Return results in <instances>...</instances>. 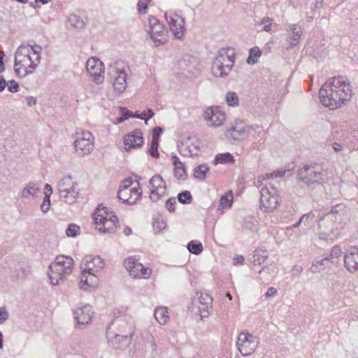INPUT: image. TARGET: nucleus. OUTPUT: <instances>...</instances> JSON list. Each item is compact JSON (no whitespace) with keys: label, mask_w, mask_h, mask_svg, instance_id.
Wrapping results in <instances>:
<instances>
[{"label":"nucleus","mask_w":358,"mask_h":358,"mask_svg":"<svg viewBox=\"0 0 358 358\" xmlns=\"http://www.w3.org/2000/svg\"><path fill=\"white\" fill-rule=\"evenodd\" d=\"M352 94L350 83L342 77L334 78L325 83L320 90L321 103L334 110L349 101Z\"/></svg>","instance_id":"obj_1"},{"label":"nucleus","mask_w":358,"mask_h":358,"mask_svg":"<svg viewBox=\"0 0 358 358\" xmlns=\"http://www.w3.org/2000/svg\"><path fill=\"white\" fill-rule=\"evenodd\" d=\"M41 48L38 45H20L14 54V72L24 78L36 71L41 59Z\"/></svg>","instance_id":"obj_2"},{"label":"nucleus","mask_w":358,"mask_h":358,"mask_svg":"<svg viewBox=\"0 0 358 358\" xmlns=\"http://www.w3.org/2000/svg\"><path fill=\"white\" fill-rule=\"evenodd\" d=\"M74 260L70 256L58 255L50 263L47 272L50 283L56 286L65 280L73 269Z\"/></svg>","instance_id":"obj_3"},{"label":"nucleus","mask_w":358,"mask_h":358,"mask_svg":"<svg viewBox=\"0 0 358 358\" xmlns=\"http://www.w3.org/2000/svg\"><path fill=\"white\" fill-rule=\"evenodd\" d=\"M60 199L66 204L75 203L82 194L80 182L71 176H64L57 183Z\"/></svg>","instance_id":"obj_4"},{"label":"nucleus","mask_w":358,"mask_h":358,"mask_svg":"<svg viewBox=\"0 0 358 358\" xmlns=\"http://www.w3.org/2000/svg\"><path fill=\"white\" fill-rule=\"evenodd\" d=\"M93 223L96 229L102 233H113L117 226L118 219L110 208L99 206L93 213Z\"/></svg>","instance_id":"obj_5"},{"label":"nucleus","mask_w":358,"mask_h":358,"mask_svg":"<svg viewBox=\"0 0 358 358\" xmlns=\"http://www.w3.org/2000/svg\"><path fill=\"white\" fill-rule=\"evenodd\" d=\"M142 196L140 183L131 178L124 180L118 189L117 198L123 203L135 204Z\"/></svg>","instance_id":"obj_6"},{"label":"nucleus","mask_w":358,"mask_h":358,"mask_svg":"<svg viewBox=\"0 0 358 358\" xmlns=\"http://www.w3.org/2000/svg\"><path fill=\"white\" fill-rule=\"evenodd\" d=\"M234 64V56L231 50H222L215 57L212 72L216 77H224L231 71Z\"/></svg>","instance_id":"obj_7"},{"label":"nucleus","mask_w":358,"mask_h":358,"mask_svg":"<svg viewBox=\"0 0 358 358\" xmlns=\"http://www.w3.org/2000/svg\"><path fill=\"white\" fill-rule=\"evenodd\" d=\"M280 203L278 190L272 183H266L261 190L260 208L264 212H272Z\"/></svg>","instance_id":"obj_8"},{"label":"nucleus","mask_w":358,"mask_h":358,"mask_svg":"<svg viewBox=\"0 0 358 358\" xmlns=\"http://www.w3.org/2000/svg\"><path fill=\"white\" fill-rule=\"evenodd\" d=\"M124 266L129 275L134 278L148 279L152 275V268L148 264L143 265L138 258L134 256L127 257Z\"/></svg>","instance_id":"obj_9"},{"label":"nucleus","mask_w":358,"mask_h":358,"mask_svg":"<svg viewBox=\"0 0 358 358\" xmlns=\"http://www.w3.org/2000/svg\"><path fill=\"white\" fill-rule=\"evenodd\" d=\"M94 137L87 130H82L76 132L74 141L76 152L82 156L88 155L94 148Z\"/></svg>","instance_id":"obj_10"},{"label":"nucleus","mask_w":358,"mask_h":358,"mask_svg":"<svg viewBox=\"0 0 358 358\" xmlns=\"http://www.w3.org/2000/svg\"><path fill=\"white\" fill-rule=\"evenodd\" d=\"M85 69L91 81L96 85L103 83L105 66L100 59L95 57H90L86 62Z\"/></svg>","instance_id":"obj_11"},{"label":"nucleus","mask_w":358,"mask_h":358,"mask_svg":"<svg viewBox=\"0 0 358 358\" xmlns=\"http://www.w3.org/2000/svg\"><path fill=\"white\" fill-rule=\"evenodd\" d=\"M258 338L248 331H241L238 337L237 346L240 353L244 356L251 355L258 346Z\"/></svg>","instance_id":"obj_12"},{"label":"nucleus","mask_w":358,"mask_h":358,"mask_svg":"<svg viewBox=\"0 0 358 358\" xmlns=\"http://www.w3.org/2000/svg\"><path fill=\"white\" fill-rule=\"evenodd\" d=\"M203 118L207 126L218 128L224 124L227 121L226 113L218 106H210L203 113Z\"/></svg>","instance_id":"obj_13"},{"label":"nucleus","mask_w":358,"mask_h":358,"mask_svg":"<svg viewBox=\"0 0 358 358\" xmlns=\"http://www.w3.org/2000/svg\"><path fill=\"white\" fill-rule=\"evenodd\" d=\"M110 83L116 94H120L127 89V74L123 68L118 66L112 67L109 71Z\"/></svg>","instance_id":"obj_14"},{"label":"nucleus","mask_w":358,"mask_h":358,"mask_svg":"<svg viewBox=\"0 0 358 358\" xmlns=\"http://www.w3.org/2000/svg\"><path fill=\"white\" fill-rule=\"evenodd\" d=\"M148 188L150 199L153 202H157L166 196L167 186L165 180L160 175H155L150 179Z\"/></svg>","instance_id":"obj_15"},{"label":"nucleus","mask_w":358,"mask_h":358,"mask_svg":"<svg viewBox=\"0 0 358 358\" xmlns=\"http://www.w3.org/2000/svg\"><path fill=\"white\" fill-rule=\"evenodd\" d=\"M100 285L99 275L80 271L78 287L80 290L92 292L97 289Z\"/></svg>","instance_id":"obj_16"},{"label":"nucleus","mask_w":358,"mask_h":358,"mask_svg":"<svg viewBox=\"0 0 358 358\" xmlns=\"http://www.w3.org/2000/svg\"><path fill=\"white\" fill-rule=\"evenodd\" d=\"M105 266L104 260L97 255L86 256L80 264V271L99 275Z\"/></svg>","instance_id":"obj_17"},{"label":"nucleus","mask_w":358,"mask_h":358,"mask_svg":"<svg viewBox=\"0 0 358 358\" xmlns=\"http://www.w3.org/2000/svg\"><path fill=\"white\" fill-rule=\"evenodd\" d=\"M147 31L155 43H164L166 41V31L164 26L154 17L149 19Z\"/></svg>","instance_id":"obj_18"},{"label":"nucleus","mask_w":358,"mask_h":358,"mask_svg":"<svg viewBox=\"0 0 358 358\" xmlns=\"http://www.w3.org/2000/svg\"><path fill=\"white\" fill-rule=\"evenodd\" d=\"M165 18L169 25V29L175 38L181 39L185 34V21L177 14L165 13Z\"/></svg>","instance_id":"obj_19"},{"label":"nucleus","mask_w":358,"mask_h":358,"mask_svg":"<svg viewBox=\"0 0 358 358\" xmlns=\"http://www.w3.org/2000/svg\"><path fill=\"white\" fill-rule=\"evenodd\" d=\"M94 312L93 307L90 304H82L74 311V319L78 327L85 326L91 323Z\"/></svg>","instance_id":"obj_20"},{"label":"nucleus","mask_w":358,"mask_h":358,"mask_svg":"<svg viewBox=\"0 0 358 358\" xmlns=\"http://www.w3.org/2000/svg\"><path fill=\"white\" fill-rule=\"evenodd\" d=\"M144 143L143 133L139 129L134 130L123 137L124 149L126 152H130L141 148Z\"/></svg>","instance_id":"obj_21"},{"label":"nucleus","mask_w":358,"mask_h":358,"mask_svg":"<svg viewBox=\"0 0 358 358\" xmlns=\"http://www.w3.org/2000/svg\"><path fill=\"white\" fill-rule=\"evenodd\" d=\"M212 301L213 299L209 294H201L198 299L193 302L196 310L193 309L192 311L199 313L201 319L208 317L212 309Z\"/></svg>","instance_id":"obj_22"},{"label":"nucleus","mask_w":358,"mask_h":358,"mask_svg":"<svg viewBox=\"0 0 358 358\" xmlns=\"http://www.w3.org/2000/svg\"><path fill=\"white\" fill-rule=\"evenodd\" d=\"M201 144V141L196 136H188L181 143V150L185 156L196 155Z\"/></svg>","instance_id":"obj_23"},{"label":"nucleus","mask_w":358,"mask_h":358,"mask_svg":"<svg viewBox=\"0 0 358 358\" xmlns=\"http://www.w3.org/2000/svg\"><path fill=\"white\" fill-rule=\"evenodd\" d=\"M114 327L116 329V334H129L134 335L136 326L135 322L131 317H124L117 318L113 322Z\"/></svg>","instance_id":"obj_24"},{"label":"nucleus","mask_w":358,"mask_h":358,"mask_svg":"<svg viewBox=\"0 0 358 358\" xmlns=\"http://www.w3.org/2000/svg\"><path fill=\"white\" fill-rule=\"evenodd\" d=\"M250 128L243 122L238 120L228 129V135L234 140L242 141L249 134Z\"/></svg>","instance_id":"obj_25"},{"label":"nucleus","mask_w":358,"mask_h":358,"mask_svg":"<svg viewBox=\"0 0 358 358\" xmlns=\"http://www.w3.org/2000/svg\"><path fill=\"white\" fill-rule=\"evenodd\" d=\"M345 266L350 273L358 271V247H351L344 255Z\"/></svg>","instance_id":"obj_26"},{"label":"nucleus","mask_w":358,"mask_h":358,"mask_svg":"<svg viewBox=\"0 0 358 358\" xmlns=\"http://www.w3.org/2000/svg\"><path fill=\"white\" fill-rule=\"evenodd\" d=\"M171 160L173 166L174 176L178 180L185 179L187 176L186 169L179 157L176 155L172 154Z\"/></svg>","instance_id":"obj_27"},{"label":"nucleus","mask_w":358,"mask_h":358,"mask_svg":"<svg viewBox=\"0 0 358 358\" xmlns=\"http://www.w3.org/2000/svg\"><path fill=\"white\" fill-rule=\"evenodd\" d=\"M41 191V185L36 182H29L26 184L25 187L22 190V197L24 199H29L30 197H37Z\"/></svg>","instance_id":"obj_28"},{"label":"nucleus","mask_w":358,"mask_h":358,"mask_svg":"<svg viewBox=\"0 0 358 358\" xmlns=\"http://www.w3.org/2000/svg\"><path fill=\"white\" fill-rule=\"evenodd\" d=\"M132 338L133 335L115 334L113 342L114 344H117L120 348H127L130 345Z\"/></svg>","instance_id":"obj_29"},{"label":"nucleus","mask_w":358,"mask_h":358,"mask_svg":"<svg viewBox=\"0 0 358 358\" xmlns=\"http://www.w3.org/2000/svg\"><path fill=\"white\" fill-rule=\"evenodd\" d=\"M234 201V194L232 191H228L224 194L222 195L219 201V210H223L231 206Z\"/></svg>","instance_id":"obj_30"},{"label":"nucleus","mask_w":358,"mask_h":358,"mask_svg":"<svg viewBox=\"0 0 358 358\" xmlns=\"http://www.w3.org/2000/svg\"><path fill=\"white\" fill-rule=\"evenodd\" d=\"M155 317L158 323L166 324L169 320L168 310L166 307H158L155 310Z\"/></svg>","instance_id":"obj_31"},{"label":"nucleus","mask_w":358,"mask_h":358,"mask_svg":"<svg viewBox=\"0 0 358 358\" xmlns=\"http://www.w3.org/2000/svg\"><path fill=\"white\" fill-rule=\"evenodd\" d=\"M261 56V50L259 47L255 46L249 51V56L247 59V63L250 65H254L258 62V60Z\"/></svg>","instance_id":"obj_32"},{"label":"nucleus","mask_w":358,"mask_h":358,"mask_svg":"<svg viewBox=\"0 0 358 358\" xmlns=\"http://www.w3.org/2000/svg\"><path fill=\"white\" fill-rule=\"evenodd\" d=\"M290 30L292 31V36L289 38L288 42L290 43V45L294 46L296 45L300 38L302 34V29L297 24H293L291 26Z\"/></svg>","instance_id":"obj_33"},{"label":"nucleus","mask_w":358,"mask_h":358,"mask_svg":"<svg viewBox=\"0 0 358 358\" xmlns=\"http://www.w3.org/2000/svg\"><path fill=\"white\" fill-rule=\"evenodd\" d=\"M234 162V157L229 153H224L217 155L215 159V164H233Z\"/></svg>","instance_id":"obj_34"},{"label":"nucleus","mask_w":358,"mask_h":358,"mask_svg":"<svg viewBox=\"0 0 358 358\" xmlns=\"http://www.w3.org/2000/svg\"><path fill=\"white\" fill-rule=\"evenodd\" d=\"M209 168L207 165L202 164L197 166L194 172V176L199 180L206 178V173L208 172Z\"/></svg>","instance_id":"obj_35"},{"label":"nucleus","mask_w":358,"mask_h":358,"mask_svg":"<svg viewBox=\"0 0 358 358\" xmlns=\"http://www.w3.org/2000/svg\"><path fill=\"white\" fill-rule=\"evenodd\" d=\"M158 148V134H154L149 150L150 155L155 159L159 158V153L157 150Z\"/></svg>","instance_id":"obj_36"},{"label":"nucleus","mask_w":358,"mask_h":358,"mask_svg":"<svg viewBox=\"0 0 358 358\" xmlns=\"http://www.w3.org/2000/svg\"><path fill=\"white\" fill-rule=\"evenodd\" d=\"M80 233V228L76 224H70L66 230V234L68 237L74 238Z\"/></svg>","instance_id":"obj_37"},{"label":"nucleus","mask_w":358,"mask_h":358,"mask_svg":"<svg viewBox=\"0 0 358 358\" xmlns=\"http://www.w3.org/2000/svg\"><path fill=\"white\" fill-rule=\"evenodd\" d=\"M120 110L121 111L122 116L116 118L113 121V123L115 124H119L123 122L124 121L128 120L130 117V116L132 115V112L127 110L126 108L122 107V108H120Z\"/></svg>","instance_id":"obj_38"},{"label":"nucleus","mask_w":358,"mask_h":358,"mask_svg":"<svg viewBox=\"0 0 358 358\" xmlns=\"http://www.w3.org/2000/svg\"><path fill=\"white\" fill-rule=\"evenodd\" d=\"M226 102L229 106H236L238 104V98L235 92H228L225 98Z\"/></svg>","instance_id":"obj_39"},{"label":"nucleus","mask_w":358,"mask_h":358,"mask_svg":"<svg viewBox=\"0 0 358 358\" xmlns=\"http://www.w3.org/2000/svg\"><path fill=\"white\" fill-rule=\"evenodd\" d=\"M342 253H343V252H342V250L340 246H338V245L334 246L332 248L329 256L328 257L331 263L336 262V260L341 256Z\"/></svg>","instance_id":"obj_40"},{"label":"nucleus","mask_w":358,"mask_h":358,"mask_svg":"<svg viewBox=\"0 0 358 358\" xmlns=\"http://www.w3.org/2000/svg\"><path fill=\"white\" fill-rule=\"evenodd\" d=\"M189 251L193 254L199 255L203 250V246L198 241H191L187 246Z\"/></svg>","instance_id":"obj_41"},{"label":"nucleus","mask_w":358,"mask_h":358,"mask_svg":"<svg viewBox=\"0 0 358 358\" xmlns=\"http://www.w3.org/2000/svg\"><path fill=\"white\" fill-rule=\"evenodd\" d=\"M329 264H331L329 259L328 257L324 258L320 260H317L311 266V270L313 272H319L320 269L318 268L319 266H329Z\"/></svg>","instance_id":"obj_42"},{"label":"nucleus","mask_w":358,"mask_h":358,"mask_svg":"<svg viewBox=\"0 0 358 358\" xmlns=\"http://www.w3.org/2000/svg\"><path fill=\"white\" fill-rule=\"evenodd\" d=\"M152 0H138L137 4V9L139 13L141 14H146L148 11V4Z\"/></svg>","instance_id":"obj_43"},{"label":"nucleus","mask_w":358,"mask_h":358,"mask_svg":"<svg viewBox=\"0 0 358 358\" xmlns=\"http://www.w3.org/2000/svg\"><path fill=\"white\" fill-rule=\"evenodd\" d=\"M50 199L43 198V202L40 206V209L43 213H47L50 209Z\"/></svg>","instance_id":"obj_44"},{"label":"nucleus","mask_w":358,"mask_h":358,"mask_svg":"<svg viewBox=\"0 0 358 358\" xmlns=\"http://www.w3.org/2000/svg\"><path fill=\"white\" fill-rule=\"evenodd\" d=\"M69 21L75 27H81L84 24L83 21L80 20L76 15H71L69 17Z\"/></svg>","instance_id":"obj_45"},{"label":"nucleus","mask_w":358,"mask_h":358,"mask_svg":"<svg viewBox=\"0 0 358 358\" xmlns=\"http://www.w3.org/2000/svg\"><path fill=\"white\" fill-rule=\"evenodd\" d=\"M178 199L179 201L183 203L189 202L191 200V194L189 192H184L178 195Z\"/></svg>","instance_id":"obj_46"},{"label":"nucleus","mask_w":358,"mask_h":358,"mask_svg":"<svg viewBox=\"0 0 358 358\" xmlns=\"http://www.w3.org/2000/svg\"><path fill=\"white\" fill-rule=\"evenodd\" d=\"M154 113L150 108H148L141 113V120H144L145 124H148V120L153 117Z\"/></svg>","instance_id":"obj_47"},{"label":"nucleus","mask_w":358,"mask_h":358,"mask_svg":"<svg viewBox=\"0 0 358 358\" xmlns=\"http://www.w3.org/2000/svg\"><path fill=\"white\" fill-rule=\"evenodd\" d=\"M148 348L153 352L157 351L158 348L157 343L153 336H150V339L148 341Z\"/></svg>","instance_id":"obj_48"},{"label":"nucleus","mask_w":358,"mask_h":358,"mask_svg":"<svg viewBox=\"0 0 358 358\" xmlns=\"http://www.w3.org/2000/svg\"><path fill=\"white\" fill-rule=\"evenodd\" d=\"M19 85L18 83L15 80H10L8 84V90L10 92H16L18 91Z\"/></svg>","instance_id":"obj_49"},{"label":"nucleus","mask_w":358,"mask_h":358,"mask_svg":"<svg viewBox=\"0 0 358 358\" xmlns=\"http://www.w3.org/2000/svg\"><path fill=\"white\" fill-rule=\"evenodd\" d=\"M8 313L5 308H0V324H3L8 318Z\"/></svg>","instance_id":"obj_50"},{"label":"nucleus","mask_w":358,"mask_h":358,"mask_svg":"<svg viewBox=\"0 0 358 358\" xmlns=\"http://www.w3.org/2000/svg\"><path fill=\"white\" fill-rule=\"evenodd\" d=\"M44 197L50 199V196L52 194V188L50 185L45 184L44 190H43Z\"/></svg>","instance_id":"obj_51"},{"label":"nucleus","mask_w":358,"mask_h":358,"mask_svg":"<svg viewBox=\"0 0 358 358\" xmlns=\"http://www.w3.org/2000/svg\"><path fill=\"white\" fill-rule=\"evenodd\" d=\"M176 203V199H169L166 201V208L169 210V211H173L174 210V205Z\"/></svg>","instance_id":"obj_52"},{"label":"nucleus","mask_w":358,"mask_h":358,"mask_svg":"<svg viewBox=\"0 0 358 358\" xmlns=\"http://www.w3.org/2000/svg\"><path fill=\"white\" fill-rule=\"evenodd\" d=\"M234 265H243L245 262V258L242 255H236L234 259Z\"/></svg>","instance_id":"obj_53"},{"label":"nucleus","mask_w":358,"mask_h":358,"mask_svg":"<svg viewBox=\"0 0 358 358\" xmlns=\"http://www.w3.org/2000/svg\"><path fill=\"white\" fill-rule=\"evenodd\" d=\"M26 101L28 106H34L36 104V99L34 96H27L26 98Z\"/></svg>","instance_id":"obj_54"},{"label":"nucleus","mask_w":358,"mask_h":358,"mask_svg":"<svg viewBox=\"0 0 358 358\" xmlns=\"http://www.w3.org/2000/svg\"><path fill=\"white\" fill-rule=\"evenodd\" d=\"M5 57V54L3 51L0 50V73L4 71V63H3V57Z\"/></svg>","instance_id":"obj_55"},{"label":"nucleus","mask_w":358,"mask_h":358,"mask_svg":"<svg viewBox=\"0 0 358 358\" xmlns=\"http://www.w3.org/2000/svg\"><path fill=\"white\" fill-rule=\"evenodd\" d=\"M153 227H154L155 230H156V229H157V231H159L161 229L165 227V225L163 222H155L153 224Z\"/></svg>","instance_id":"obj_56"},{"label":"nucleus","mask_w":358,"mask_h":358,"mask_svg":"<svg viewBox=\"0 0 358 358\" xmlns=\"http://www.w3.org/2000/svg\"><path fill=\"white\" fill-rule=\"evenodd\" d=\"M276 293H277V291H276V289H275V288H273V287H270V288L268 289V291H267V292H266V296L267 297L273 296H275V295L276 294Z\"/></svg>","instance_id":"obj_57"},{"label":"nucleus","mask_w":358,"mask_h":358,"mask_svg":"<svg viewBox=\"0 0 358 358\" xmlns=\"http://www.w3.org/2000/svg\"><path fill=\"white\" fill-rule=\"evenodd\" d=\"M332 148L336 151V152H339V151H341L343 150V146L341 144L338 143H334L332 144Z\"/></svg>","instance_id":"obj_58"},{"label":"nucleus","mask_w":358,"mask_h":358,"mask_svg":"<svg viewBox=\"0 0 358 358\" xmlns=\"http://www.w3.org/2000/svg\"><path fill=\"white\" fill-rule=\"evenodd\" d=\"M308 171H309L308 174H310V175L313 174L314 175V178H315V181H317V180H319L320 179V174L319 173H316V172L313 171L310 169H308Z\"/></svg>","instance_id":"obj_59"},{"label":"nucleus","mask_w":358,"mask_h":358,"mask_svg":"<svg viewBox=\"0 0 358 358\" xmlns=\"http://www.w3.org/2000/svg\"><path fill=\"white\" fill-rule=\"evenodd\" d=\"M123 234L124 236H129L132 234V229L129 227L126 226L123 229Z\"/></svg>","instance_id":"obj_60"},{"label":"nucleus","mask_w":358,"mask_h":358,"mask_svg":"<svg viewBox=\"0 0 358 358\" xmlns=\"http://www.w3.org/2000/svg\"><path fill=\"white\" fill-rule=\"evenodd\" d=\"M6 87V82L2 76L0 75V92L3 91Z\"/></svg>","instance_id":"obj_61"},{"label":"nucleus","mask_w":358,"mask_h":358,"mask_svg":"<svg viewBox=\"0 0 358 358\" xmlns=\"http://www.w3.org/2000/svg\"><path fill=\"white\" fill-rule=\"evenodd\" d=\"M263 29H264V30L265 31H267V32L271 31V29H272V22H268L266 24H265L264 26Z\"/></svg>","instance_id":"obj_62"},{"label":"nucleus","mask_w":358,"mask_h":358,"mask_svg":"<svg viewBox=\"0 0 358 358\" xmlns=\"http://www.w3.org/2000/svg\"><path fill=\"white\" fill-rule=\"evenodd\" d=\"M273 20L271 18L265 17L263 19H262V20L260 21V24L265 25V24H266L268 22H271Z\"/></svg>","instance_id":"obj_63"},{"label":"nucleus","mask_w":358,"mask_h":358,"mask_svg":"<svg viewBox=\"0 0 358 358\" xmlns=\"http://www.w3.org/2000/svg\"><path fill=\"white\" fill-rule=\"evenodd\" d=\"M268 175L259 177L258 179V182L262 184L263 180H266V178H268Z\"/></svg>","instance_id":"obj_64"}]
</instances>
